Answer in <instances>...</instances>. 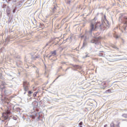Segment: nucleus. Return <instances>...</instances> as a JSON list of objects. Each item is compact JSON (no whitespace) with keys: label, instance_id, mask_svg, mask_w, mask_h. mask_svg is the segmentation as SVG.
Masks as SVG:
<instances>
[{"label":"nucleus","instance_id":"1","mask_svg":"<svg viewBox=\"0 0 127 127\" xmlns=\"http://www.w3.org/2000/svg\"><path fill=\"white\" fill-rule=\"evenodd\" d=\"M101 26V23L97 22V23H91L90 24V32H92V31H95L96 29L98 28V27H100Z\"/></svg>","mask_w":127,"mask_h":127},{"label":"nucleus","instance_id":"2","mask_svg":"<svg viewBox=\"0 0 127 127\" xmlns=\"http://www.w3.org/2000/svg\"><path fill=\"white\" fill-rule=\"evenodd\" d=\"M116 124H115V123L112 122L110 124V127H120V124H121L120 122L119 121H116Z\"/></svg>","mask_w":127,"mask_h":127},{"label":"nucleus","instance_id":"3","mask_svg":"<svg viewBox=\"0 0 127 127\" xmlns=\"http://www.w3.org/2000/svg\"><path fill=\"white\" fill-rule=\"evenodd\" d=\"M2 119L5 121L8 119V114L6 113H4L2 114Z\"/></svg>","mask_w":127,"mask_h":127},{"label":"nucleus","instance_id":"4","mask_svg":"<svg viewBox=\"0 0 127 127\" xmlns=\"http://www.w3.org/2000/svg\"><path fill=\"white\" fill-rule=\"evenodd\" d=\"M27 84V82L26 81H24L23 82L24 90L25 91H27V90H29L28 86L26 85Z\"/></svg>","mask_w":127,"mask_h":127},{"label":"nucleus","instance_id":"5","mask_svg":"<svg viewBox=\"0 0 127 127\" xmlns=\"http://www.w3.org/2000/svg\"><path fill=\"white\" fill-rule=\"evenodd\" d=\"M100 42V41L99 40V39L97 38L93 39L91 40L92 43H95V44H98Z\"/></svg>","mask_w":127,"mask_h":127},{"label":"nucleus","instance_id":"6","mask_svg":"<svg viewBox=\"0 0 127 127\" xmlns=\"http://www.w3.org/2000/svg\"><path fill=\"white\" fill-rule=\"evenodd\" d=\"M32 105L34 108H37V107H38V102L37 101H34L32 103Z\"/></svg>","mask_w":127,"mask_h":127},{"label":"nucleus","instance_id":"7","mask_svg":"<svg viewBox=\"0 0 127 127\" xmlns=\"http://www.w3.org/2000/svg\"><path fill=\"white\" fill-rule=\"evenodd\" d=\"M111 47L112 48H114V49H116V50H119V48L116 45H115L114 44H112L111 45Z\"/></svg>","mask_w":127,"mask_h":127},{"label":"nucleus","instance_id":"8","mask_svg":"<svg viewBox=\"0 0 127 127\" xmlns=\"http://www.w3.org/2000/svg\"><path fill=\"white\" fill-rule=\"evenodd\" d=\"M106 93L107 94L110 93H112V89H109L107 90L106 91Z\"/></svg>","mask_w":127,"mask_h":127},{"label":"nucleus","instance_id":"9","mask_svg":"<svg viewBox=\"0 0 127 127\" xmlns=\"http://www.w3.org/2000/svg\"><path fill=\"white\" fill-rule=\"evenodd\" d=\"M51 54H52V55H56V51H54L53 52H52Z\"/></svg>","mask_w":127,"mask_h":127},{"label":"nucleus","instance_id":"10","mask_svg":"<svg viewBox=\"0 0 127 127\" xmlns=\"http://www.w3.org/2000/svg\"><path fill=\"white\" fill-rule=\"evenodd\" d=\"M83 125V122H81L79 124H78V126L79 127H81L82 126V125Z\"/></svg>","mask_w":127,"mask_h":127},{"label":"nucleus","instance_id":"11","mask_svg":"<svg viewBox=\"0 0 127 127\" xmlns=\"http://www.w3.org/2000/svg\"><path fill=\"white\" fill-rule=\"evenodd\" d=\"M123 117H124V118H127V115L126 114H124L123 115Z\"/></svg>","mask_w":127,"mask_h":127},{"label":"nucleus","instance_id":"12","mask_svg":"<svg viewBox=\"0 0 127 127\" xmlns=\"http://www.w3.org/2000/svg\"><path fill=\"white\" fill-rule=\"evenodd\" d=\"M37 93L38 92H34V97H36V95H37Z\"/></svg>","mask_w":127,"mask_h":127},{"label":"nucleus","instance_id":"13","mask_svg":"<svg viewBox=\"0 0 127 127\" xmlns=\"http://www.w3.org/2000/svg\"><path fill=\"white\" fill-rule=\"evenodd\" d=\"M28 94H29V95H30V94H32V92H31V91H28Z\"/></svg>","mask_w":127,"mask_h":127},{"label":"nucleus","instance_id":"14","mask_svg":"<svg viewBox=\"0 0 127 127\" xmlns=\"http://www.w3.org/2000/svg\"><path fill=\"white\" fill-rule=\"evenodd\" d=\"M103 54L102 53L99 54V56H103Z\"/></svg>","mask_w":127,"mask_h":127},{"label":"nucleus","instance_id":"15","mask_svg":"<svg viewBox=\"0 0 127 127\" xmlns=\"http://www.w3.org/2000/svg\"><path fill=\"white\" fill-rule=\"evenodd\" d=\"M102 85H106V82H103Z\"/></svg>","mask_w":127,"mask_h":127},{"label":"nucleus","instance_id":"16","mask_svg":"<svg viewBox=\"0 0 127 127\" xmlns=\"http://www.w3.org/2000/svg\"><path fill=\"white\" fill-rule=\"evenodd\" d=\"M124 18H125V19H127V16H125Z\"/></svg>","mask_w":127,"mask_h":127},{"label":"nucleus","instance_id":"17","mask_svg":"<svg viewBox=\"0 0 127 127\" xmlns=\"http://www.w3.org/2000/svg\"><path fill=\"white\" fill-rule=\"evenodd\" d=\"M104 127H108V125H104Z\"/></svg>","mask_w":127,"mask_h":127},{"label":"nucleus","instance_id":"18","mask_svg":"<svg viewBox=\"0 0 127 127\" xmlns=\"http://www.w3.org/2000/svg\"><path fill=\"white\" fill-rule=\"evenodd\" d=\"M32 118H33V119H35V117H32Z\"/></svg>","mask_w":127,"mask_h":127},{"label":"nucleus","instance_id":"19","mask_svg":"<svg viewBox=\"0 0 127 127\" xmlns=\"http://www.w3.org/2000/svg\"><path fill=\"white\" fill-rule=\"evenodd\" d=\"M79 127H82V126H79Z\"/></svg>","mask_w":127,"mask_h":127},{"label":"nucleus","instance_id":"20","mask_svg":"<svg viewBox=\"0 0 127 127\" xmlns=\"http://www.w3.org/2000/svg\"><path fill=\"white\" fill-rule=\"evenodd\" d=\"M8 14H9V13H8Z\"/></svg>","mask_w":127,"mask_h":127},{"label":"nucleus","instance_id":"21","mask_svg":"<svg viewBox=\"0 0 127 127\" xmlns=\"http://www.w3.org/2000/svg\"><path fill=\"white\" fill-rule=\"evenodd\" d=\"M104 87H106V85Z\"/></svg>","mask_w":127,"mask_h":127}]
</instances>
